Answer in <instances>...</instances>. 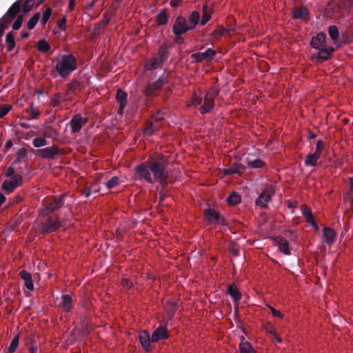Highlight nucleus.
Here are the masks:
<instances>
[{"label": "nucleus", "mask_w": 353, "mask_h": 353, "mask_svg": "<svg viewBox=\"0 0 353 353\" xmlns=\"http://www.w3.org/2000/svg\"><path fill=\"white\" fill-rule=\"evenodd\" d=\"M168 164L165 157L158 154L150 157L145 163L138 165L136 167V174L139 179L148 183L159 182L164 185L169 175Z\"/></svg>", "instance_id": "f257e3e1"}, {"label": "nucleus", "mask_w": 353, "mask_h": 353, "mask_svg": "<svg viewBox=\"0 0 353 353\" xmlns=\"http://www.w3.org/2000/svg\"><path fill=\"white\" fill-rule=\"evenodd\" d=\"M52 62L56 71L62 79H66L77 69V59L72 54H59Z\"/></svg>", "instance_id": "f03ea898"}, {"label": "nucleus", "mask_w": 353, "mask_h": 353, "mask_svg": "<svg viewBox=\"0 0 353 353\" xmlns=\"http://www.w3.org/2000/svg\"><path fill=\"white\" fill-rule=\"evenodd\" d=\"M219 94V90L216 87H212L207 91L203 99V104L199 108L201 114H205L212 110L214 106V99Z\"/></svg>", "instance_id": "7ed1b4c3"}, {"label": "nucleus", "mask_w": 353, "mask_h": 353, "mask_svg": "<svg viewBox=\"0 0 353 353\" xmlns=\"http://www.w3.org/2000/svg\"><path fill=\"white\" fill-rule=\"evenodd\" d=\"M46 219L41 223L42 234H49L57 231L61 226V222L57 216H46Z\"/></svg>", "instance_id": "20e7f679"}, {"label": "nucleus", "mask_w": 353, "mask_h": 353, "mask_svg": "<svg viewBox=\"0 0 353 353\" xmlns=\"http://www.w3.org/2000/svg\"><path fill=\"white\" fill-rule=\"evenodd\" d=\"M274 193L275 188L274 186L268 185L265 187L256 199V205L262 208H267Z\"/></svg>", "instance_id": "39448f33"}, {"label": "nucleus", "mask_w": 353, "mask_h": 353, "mask_svg": "<svg viewBox=\"0 0 353 353\" xmlns=\"http://www.w3.org/2000/svg\"><path fill=\"white\" fill-rule=\"evenodd\" d=\"M167 77L163 75L156 81L152 83L149 82L144 90L145 94L148 97L156 96L162 87L167 83Z\"/></svg>", "instance_id": "423d86ee"}, {"label": "nucleus", "mask_w": 353, "mask_h": 353, "mask_svg": "<svg viewBox=\"0 0 353 353\" xmlns=\"http://www.w3.org/2000/svg\"><path fill=\"white\" fill-rule=\"evenodd\" d=\"M65 197V195L64 194L58 197H55L52 201L47 203L44 208L41 210L40 215L42 216H48L61 208L64 204L63 199Z\"/></svg>", "instance_id": "0eeeda50"}, {"label": "nucleus", "mask_w": 353, "mask_h": 353, "mask_svg": "<svg viewBox=\"0 0 353 353\" xmlns=\"http://www.w3.org/2000/svg\"><path fill=\"white\" fill-rule=\"evenodd\" d=\"M19 9L20 3L19 1H17L11 6L7 12L0 19V25H2L3 28L7 27L10 21L15 18L16 15L19 11Z\"/></svg>", "instance_id": "6e6552de"}, {"label": "nucleus", "mask_w": 353, "mask_h": 353, "mask_svg": "<svg viewBox=\"0 0 353 353\" xmlns=\"http://www.w3.org/2000/svg\"><path fill=\"white\" fill-rule=\"evenodd\" d=\"M22 183V176L19 174H16L8 180H5L1 185V188L7 194L12 192L15 188L20 186Z\"/></svg>", "instance_id": "1a4fd4ad"}, {"label": "nucleus", "mask_w": 353, "mask_h": 353, "mask_svg": "<svg viewBox=\"0 0 353 353\" xmlns=\"http://www.w3.org/2000/svg\"><path fill=\"white\" fill-rule=\"evenodd\" d=\"M87 122L88 119L82 117L80 114L74 115L68 123L70 127L71 134H74L79 132Z\"/></svg>", "instance_id": "9d476101"}, {"label": "nucleus", "mask_w": 353, "mask_h": 353, "mask_svg": "<svg viewBox=\"0 0 353 353\" xmlns=\"http://www.w3.org/2000/svg\"><path fill=\"white\" fill-rule=\"evenodd\" d=\"M190 30V26L185 18L181 16L176 17L172 28L173 32L175 35L179 36Z\"/></svg>", "instance_id": "9b49d317"}, {"label": "nucleus", "mask_w": 353, "mask_h": 353, "mask_svg": "<svg viewBox=\"0 0 353 353\" xmlns=\"http://www.w3.org/2000/svg\"><path fill=\"white\" fill-rule=\"evenodd\" d=\"M205 216L208 223L224 225L225 220L214 209L208 208L204 211Z\"/></svg>", "instance_id": "f8f14e48"}, {"label": "nucleus", "mask_w": 353, "mask_h": 353, "mask_svg": "<svg viewBox=\"0 0 353 353\" xmlns=\"http://www.w3.org/2000/svg\"><path fill=\"white\" fill-rule=\"evenodd\" d=\"M60 154L59 149L55 146L47 147L38 150L37 155L48 159H53Z\"/></svg>", "instance_id": "ddd939ff"}, {"label": "nucleus", "mask_w": 353, "mask_h": 353, "mask_svg": "<svg viewBox=\"0 0 353 353\" xmlns=\"http://www.w3.org/2000/svg\"><path fill=\"white\" fill-rule=\"evenodd\" d=\"M216 54V52L212 48H208L204 52H199L192 54V59L197 63L204 60L212 59Z\"/></svg>", "instance_id": "4468645a"}, {"label": "nucleus", "mask_w": 353, "mask_h": 353, "mask_svg": "<svg viewBox=\"0 0 353 353\" xmlns=\"http://www.w3.org/2000/svg\"><path fill=\"white\" fill-rule=\"evenodd\" d=\"M169 336L168 331L165 325H159L152 334V341L153 343L165 340Z\"/></svg>", "instance_id": "2eb2a0df"}, {"label": "nucleus", "mask_w": 353, "mask_h": 353, "mask_svg": "<svg viewBox=\"0 0 353 353\" xmlns=\"http://www.w3.org/2000/svg\"><path fill=\"white\" fill-rule=\"evenodd\" d=\"M139 339L140 343L144 350L147 352L151 349L152 336H150V333L146 330H142L139 333Z\"/></svg>", "instance_id": "dca6fc26"}, {"label": "nucleus", "mask_w": 353, "mask_h": 353, "mask_svg": "<svg viewBox=\"0 0 353 353\" xmlns=\"http://www.w3.org/2000/svg\"><path fill=\"white\" fill-rule=\"evenodd\" d=\"M326 34L323 32L318 33L316 36L313 37L310 45L313 48L319 50L325 46Z\"/></svg>", "instance_id": "f3484780"}, {"label": "nucleus", "mask_w": 353, "mask_h": 353, "mask_svg": "<svg viewBox=\"0 0 353 353\" xmlns=\"http://www.w3.org/2000/svg\"><path fill=\"white\" fill-rule=\"evenodd\" d=\"M179 306V302L176 300L168 301L164 306L165 311L168 319L170 320L174 316Z\"/></svg>", "instance_id": "a211bd4d"}, {"label": "nucleus", "mask_w": 353, "mask_h": 353, "mask_svg": "<svg viewBox=\"0 0 353 353\" xmlns=\"http://www.w3.org/2000/svg\"><path fill=\"white\" fill-rule=\"evenodd\" d=\"M25 112L30 115V117H22V119L26 121L37 119L41 115L40 110L33 103L29 104V107L26 109Z\"/></svg>", "instance_id": "6ab92c4d"}, {"label": "nucleus", "mask_w": 353, "mask_h": 353, "mask_svg": "<svg viewBox=\"0 0 353 353\" xmlns=\"http://www.w3.org/2000/svg\"><path fill=\"white\" fill-rule=\"evenodd\" d=\"M21 279L24 281V285L28 290L32 292L34 289L32 277L30 273L26 270H21L19 272Z\"/></svg>", "instance_id": "aec40b11"}, {"label": "nucleus", "mask_w": 353, "mask_h": 353, "mask_svg": "<svg viewBox=\"0 0 353 353\" xmlns=\"http://www.w3.org/2000/svg\"><path fill=\"white\" fill-rule=\"evenodd\" d=\"M128 94L126 92L119 89L117 92L116 99L119 103L118 114H121L122 112L127 104Z\"/></svg>", "instance_id": "412c9836"}, {"label": "nucleus", "mask_w": 353, "mask_h": 353, "mask_svg": "<svg viewBox=\"0 0 353 353\" xmlns=\"http://www.w3.org/2000/svg\"><path fill=\"white\" fill-rule=\"evenodd\" d=\"M276 243L278 247V250L283 253L285 255H290L291 254L290 249L289 248V242L283 237H279L276 240Z\"/></svg>", "instance_id": "4be33fe9"}, {"label": "nucleus", "mask_w": 353, "mask_h": 353, "mask_svg": "<svg viewBox=\"0 0 353 353\" xmlns=\"http://www.w3.org/2000/svg\"><path fill=\"white\" fill-rule=\"evenodd\" d=\"M246 169V167L241 163H234L228 168L224 169L223 172L225 175H230L233 174H241Z\"/></svg>", "instance_id": "5701e85b"}, {"label": "nucleus", "mask_w": 353, "mask_h": 353, "mask_svg": "<svg viewBox=\"0 0 353 353\" xmlns=\"http://www.w3.org/2000/svg\"><path fill=\"white\" fill-rule=\"evenodd\" d=\"M318 58L321 61H326L329 59L332 53L334 52V49L331 46H324L318 50Z\"/></svg>", "instance_id": "b1692460"}, {"label": "nucleus", "mask_w": 353, "mask_h": 353, "mask_svg": "<svg viewBox=\"0 0 353 353\" xmlns=\"http://www.w3.org/2000/svg\"><path fill=\"white\" fill-rule=\"evenodd\" d=\"M323 233L324 241L327 244L331 245L334 242L336 232L333 229L330 228H324Z\"/></svg>", "instance_id": "393cba45"}, {"label": "nucleus", "mask_w": 353, "mask_h": 353, "mask_svg": "<svg viewBox=\"0 0 353 353\" xmlns=\"http://www.w3.org/2000/svg\"><path fill=\"white\" fill-rule=\"evenodd\" d=\"M228 294L234 302H238L241 299V293L235 284H232L228 286Z\"/></svg>", "instance_id": "a878e982"}, {"label": "nucleus", "mask_w": 353, "mask_h": 353, "mask_svg": "<svg viewBox=\"0 0 353 353\" xmlns=\"http://www.w3.org/2000/svg\"><path fill=\"white\" fill-rule=\"evenodd\" d=\"M161 61L157 59V57H153L145 63L144 69L145 70H154L161 67Z\"/></svg>", "instance_id": "bb28decb"}, {"label": "nucleus", "mask_w": 353, "mask_h": 353, "mask_svg": "<svg viewBox=\"0 0 353 353\" xmlns=\"http://www.w3.org/2000/svg\"><path fill=\"white\" fill-rule=\"evenodd\" d=\"M72 296L70 294H64L61 296L59 305L65 311L69 312L71 310Z\"/></svg>", "instance_id": "cd10ccee"}, {"label": "nucleus", "mask_w": 353, "mask_h": 353, "mask_svg": "<svg viewBox=\"0 0 353 353\" xmlns=\"http://www.w3.org/2000/svg\"><path fill=\"white\" fill-rule=\"evenodd\" d=\"M200 15L197 11H193L187 19L190 30L194 28L199 21Z\"/></svg>", "instance_id": "c85d7f7f"}, {"label": "nucleus", "mask_w": 353, "mask_h": 353, "mask_svg": "<svg viewBox=\"0 0 353 353\" xmlns=\"http://www.w3.org/2000/svg\"><path fill=\"white\" fill-rule=\"evenodd\" d=\"M168 55V47L165 45H163L159 48L158 52L154 57H157V59L161 61V62L163 63L167 59Z\"/></svg>", "instance_id": "c756f323"}, {"label": "nucleus", "mask_w": 353, "mask_h": 353, "mask_svg": "<svg viewBox=\"0 0 353 353\" xmlns=\"http://www.w3.org/2000/svg\"><path fill=\"white\" fill-rule=\"evenodd\" d=\"M308 16V11L305 7H301L293 11V17L298 19H305Z\"/></svg>", "instance_id": "7c9ffc66"}, {"label": "nucleus", "mask_w": 353, "mask_h": 353, "mask_svg": "<svg viewBox=\"0 0 353 353\" xmlns=\"http://www.w3.org/2000/svg\"><path fill=\"white\" fill-rule=\"evenodd\" d=\"M320 158L314 153L309 154L305 156V165L307 167H314L316 165L317 161Z\"/></svg>", "instance_id": "2f4dec72"}, {"label": "nucleus", "mask_w": 353, "mask_h": 353, "mask_svg": "<svg viewBox=\"0 0 353 353\" xmlns=\"http://www.w3.org/2000/svg\"><path fill=\"white\" fill-rule=\"evenodd\" d=\"M6 49L8 52H11L15 47L16 43L14 36L12 32H9L6 36Z\"/></svg>", "instance_id": "473e14b6"}, {"label": "nucleus", "mask_w": 353, "mask_h": 353, "mask_svg": "<svg viewBox=\"0 0 353 353\" xmlns=\"http://www.w3.org/2000/svg\"><path fill=\"white\" fill-rule=\"evenodd\" d=\"M65 99L59 92L54 93L50 97V105L55 108L63 102Z\"/></svg>", "instance_id": "72a5a7b5"}, {"label": "nucleus", "mask_w": 353, "mask_h": 353, "mask_svg": "<svg viewBox=\"0 0 353 353\" xmlns=\"http://www.w3.org/2000/svg\"><path fill=\"white\" fill-rule=\"evenodd\" d=\"M203 15L201 19V25L203 26L207 23L211 19V14L208 9V5L203 6Z\"/></svg>", "instance_id": "f704fd0d"}, {"label": "nucleus", "mask_w": 353, "mask_h": 353, "mask_svg": "<svg viewBox=\"0 0 353 353\" xmlns=\"http://www.w3.org/2000/svg\"><path fill=\"white\" fill-rule=\"evenodd\" d=\"M159 125L154 121H151L145 128L144 133L146 135H152L158 130Z\"/></svg>", "instance_id": "c9c22d12"}, {"label": "nucleus", "mask_w": 353, "mask_h": 353, "mask_svg": "<svg viewBox=\"0 0 353 353\" xmlns=\"http://www.w3.org/2000/svg\"><path fill=\"white\" fill-rule=\"evenodd\" d=\"M19 343V336L17 334L14 336L12 341L10 342V344L5 353H14L18 347Z\"/></svg>", "instance_id": "e433bc0d"}, {"label": "nucleus", "mask_w": 353, "mask_h": 353, "mask_svg": "<svg viewBox=\"0 0 353 353\" xmlns=\"http://www.w3.org/2000/svg\"><path fill=\"white\" fill-rule=\"evenodd\" d=\"M239 353H254V350L249 342H243L239 345Z\"/></svg>", "instance_id": "4c0bfd02"}, {"label": "nucleus", "mask_w": 353, "mask_h": 353, "mask_svg": "<svg viewBox=\"0 0 353 353\" xmlns=\"http://www.w3.org/2000/svg\"><path fill=\"white\" fill-rule=\"evenodd\" d=\"M241 196L236 192H232L228 198L227 203L230 205H235L241 202Z\"/></svg>", "instance_id": "58836bf2"}, {"label": "nucleus", "mask_w": 353, "mask_h": 353, "mask_svg": "<svg viewBox=\"0 0 353 353\" xmlns=\"http://www.w3.org/2000/svg\"><path fill=\"white\" fill-rule=\"evenodd\" d=\"M41 14L39 12L35 13L28 21L27 28L29 30H32L40 19Z\"/></svg>", "instance_id": "ea45409f"}, {"label": "nucleus", "mask_w": 353, "mask_h": 353, "mask_svg": "<svg viewBox=\"0 0 353 353\" xmlns=\"http://www.w3.org/2000/svg\"><path fill=\"white\" fill-rule=\"evenodd\" d=\"M117 10V6H114L113 8V10L112 12H105L103 16V19L101 21V23H102L103 26H106L109 23V21L111 20L112 17L115 14Z\"/></svg>", "instance_id": "a19ab883"}, {"label": "nucleus", "mask_w": 353, "mask_h": 353, "mask_svg": "<svg viewBox=\"0 0 353 353\" xmlns=\"http://www.w3.org/2000/svg\"><path fill=\"white\" fill-rule=\"evenodd\" d=\"M50 48V44L48 42L43 39H40L37 43V49L39 51L42 52H48Z\"/></svg>", "instance_id": "79ce46f5"}, {"label": "nucleus", "mask_w": 353, "mask_h": 353, "mask_svg": "<svg viewBox=\"0 0 353 353\" xmlns=\"http://www.w3.org/2000/svg\"><path fill=\"white\" fill-rule=\"evenodd\" d=\"M265 165V162L261 159H255L254 161H248V166L250 168L258 169L261 168Z\"/></svg>", "instance_id": "37998d69"}, {"label": "nucleus", "mask_w": 353, "mask_h": 353, "mask_svg": "<svg viewBox=\"0 0 353 353\" xmlns=\"http://www.w3.org/2000/svg\"><path fill=\"white\" fill-rule=\"evenodd\" d=\"M324 147H325L324 141L323 140H318L316 143L315 151L313 153L320 158L321 156L322 152L324 149Z\"/></svg>", "instance_id": "c03bdc74"}, {"label": "nucleus", "mask_w": 353, "mask_h": 353, "mask_svg": "<svg viewBox=\"0 0 353 353\" xmlns=\"http://www.w3.org/2000/svg\"><path fill=\"white\" fill-rule=\"evenodd\" d=\"M68 91L66 95H70L74 93L76 90L80 89V85L77 81H74L67 85Z\"/></svg>", "instance_id": "a18cd8bd"}, {"label": "nucleus", "mask_w": 353, "mask_h": 353, "mask_svg": "<svg viewBox=\"0 0 353 353\" xmlns=\"http://www.w3.org/2000/svg\"><path fill=\"white\" fill-rule=\"evenodd\" d=\"M157 22L159 25H165L168 23V17L165 11H161L157 14Z\"/></svg>", "instance_id": "49530a36"}, {"label": "nucleus", "mask_w": 353, "mask_h": 353, "mask_svg": "<svg viewBox=\"0 0 353 353\" xmlns=\"http://www.w3.org/2000/svg\"><path fill=\"white\" fill-rule=\"evenodd\" d=\"M47 144V141L44 137H37L33 139L32 145L34 148H40L45 146Z\"/></svg>", "instance_id": "de8ad7c7"}, {"label": "nucleus", "mask_w": 353, "mask_h": 353, "mask_svg": "<svg viewBox=\"0 0 353 353\" xmlns=\"http://www.w3.org/2000/svg\"><path fill=\"white\" fill-rule=\"evenodd\" d=\"M328 34L332 40H336L339 37V30L336 26H330L328 29Z\"/></svg>", "instance_id": "09e8293b"}, {"label": "nucleus", "mask_w": 353, "mask_h": 353, "mask_svg": "<svg viewBox=\"0 0 353 353\" xmlns=\"http://www.w3.org/2000/svg\"><path fill=\"white\" fill-rule=\"evenodd\" d=\"M119 183V178L117 176H113L105 183V186L108 189H111L117 186Z\"/></svg>", "instance_id": "8fccbe9b"}, {"label": "nucleus", "mask_w": 353, "mask_h": 353, "mask_svg": "<svg viewBox=\"0 0 353 353\" xmlns=\"http://www.w3.org/2000/svg\"><path fill=\"white\" fill-rule=\"evenodd\" d=\"M52 14V9L50 8H46L43 12L41 17V22L43 24H46Z\"/></svg>", "instance_id": "3c124183"}, {"label": "nucleus", "mask_w": 353, "mask_h": 353, "mask_svg": "<svg viewBox=\"0 0 353 353\" xmlns=\"http://www.w3.org/2000/svg\"><path fill=\"white\" fill-rule=\"evenodd\" d=\"M229 32V30L225 28H219L213 31L212 36L216 38L221 37Z\"/></svg>", "instance_id": "603ef678"}, {"label": "nucleus", "mask_w": 353, "mask_h": 353, "mask_svg": "<svg viewBox=\"0 0 353 353\" xmlns=\"http://www.w3.org/2000/svg\"><path fill=\"white\" fill-rule=\"evenodd\" d=\"M301 210L303 216H304L307 219L311 218L313 216L311 210L307 205H301Z\"/></svg>", "instance_id": "864d4df0"}, {"label": "nucleus", "mask_w": 353, "mask_h": 353, "mask_svg": "<svg viewBox=\"0 0 353 353\" xmlns=\"http://www.w3.org/2000/svg\"><path fill=\"white\" fill-rule=\"evenodd\" d=\"M12 110V106L10 105H3L0 106V118H3L5 115H6L10 110Z\"/></svg>", "instance_id": "5fc2aeb1"}, {"label": "nucleus", "mask_w": 353, "mask_h": 353, "mask_svg": "<svg viewBox=\"0 0 353 353\" xmlns=\"http://www.w3.org/2000/svg\"><path fill=\"white\" fill-rule=\"evenodd\" d=\"M202 102H203V98L201 96H199L196 94H194L192 96V101H191L192 105H193L194 106H197V105L201 106L202 104Z\"/></svg>", "instance_id": "6e6d98bb"}, {"label": "nucleus", "mask_w": 353, "mask_h": 353, "mask_svg": "<svg viewBox=\"0 0 353 353\" xmlns=\"http://www.w3.org/2000/svg\"><path fill=\"white\" fill-rule=\"evenodd\" d=\"M349 182L350 188L347 194V200L350 202H353V176L349 178Z\"/></svg>", "instance_id": "4d7b16f0"}, {"label": "nucleus", "mask_w": 353, "mask_h": 353, "mask_svg": "<svg viewBox=\"0 0 353 353\" xmlns=\"http://www.w3.org/2000/svg\"><path fill=\"white\" fill-rule=\"evenodd\" d=\"M34 5L33 0H26L23 5V10L25 12H28L31 10L32 6Z\"/></svg>", "instance_id": "13d9d810"}, {"label": "nucleus", "mask_w": 353, "mask_h": 353, "mask_svg": "<svg viewBox=\"0 0 353 353\" xmlns=\"http://www.w3.org/2000/svg\"><path fill=\"white\" fill-rule=\"evenodd\" d=\"M22 22L23 17L21 16H19L12 25V29L14 30H19L21 26Z\"/></svg>", "instance_id": "bf43d9fd"}, {"label": "nucleus", "mask_w": 353, "mask_h": 353, "mask_svg": "<svg viewBox=\"0 0 353 353\" xmlns=\"http://www.w3.org/2000/svg\"><path fill=\"white\" fill-rule=\"evenodd\" d=\"M230 251L234 256H239V248L235 243H231L230 245Z\"/></svg>", "instance_id": "052dcab7"}, {"label": "nucleus", "mask_w": 353, "mask_h": 353, "mask_svg": "<svg viewBox=\"0 0 353 353\" xmlns=\"http://www.w3.org/2000/svg\"><path fill=\"white\" fill-rule=\"evenodd\" d=\"M267 307L270 310L273 316L279 317V319H283L284 317V316L282 313H281L279 311L276 310L271 305H268Z\"/></svg>", "instance_id": "680f3d73"}, {"label": "nucleus", "mask_w": 353, "mask_h": 353, "mask_svg": "<svg viewBox=\"0 0 353 353\" xmlns=\"http://www.w3.org/2000/svg\"><path fill=\"white\" fill-rule=\"evenodd\" d=\"M65 23H66V17H63L59 21L57 24V27L61 30L65 31Z\"/></svg>", "instance_id": "e2e57ef3"}, {"label": "nucleus", "mask_w": 353, "mask_h": 353, "mask_svg": "<svg viewBox=\"0 0 353 353\" xmlns=\"http://www.w3.org/2000/svg\"><path fill=\"white\" fill-rule=\"evenodd\" d=\"M96 194L97 192V190H92L90 188H85L82 194L84 196L85 198H88L92 193Z\"/></svg>", "instance_id": "0e129e2a"}, {"label": "nucleus", "mask_w": 353, "mask_h": 353, "mask_svg": "<svg viewBox=\"0 0 353 353\" xmlns=\"http://www.w3.org/2000/svg\"><path fill=\"white\" fill-rule=\"evenodd\" d=\"M38 351V345L37 343L34 341H31V345L29 348V352L30 353H37Z\"/></svg>", "instance_id": "69168bd1"}, {"label": "nucleus", "mask_w": 353, "mask_h": 353, "mask_svg": "<svg viewBox=\"0 0 353 353\" xmlns=\"http://www.w3.org/2000/svg\"><path fill=\"white\" fill-rule=\"evenodd\" d=\"M26 120L21 119V121L18 123L19 125L21 126L22 128L24 129H30L32 128V125L29 124Z\"/></svg>", "instance_id": "338daca9"}, {"label": "nucleus", "mask_w": 353, "mask_h": 353, "mask_svg": "<svg viewBox=\"0 0 353 353\" xmlns=\"http://www.w3.org/2000/svg\"><path fill=\"white\" fill-rule=\"evenodd\" d=\"M122 285L127 289H129L132 287V282L130 281L128 279L124 278L122 280Z\"/></svg>", "instance_id": "774afa93"}]
</instances>
